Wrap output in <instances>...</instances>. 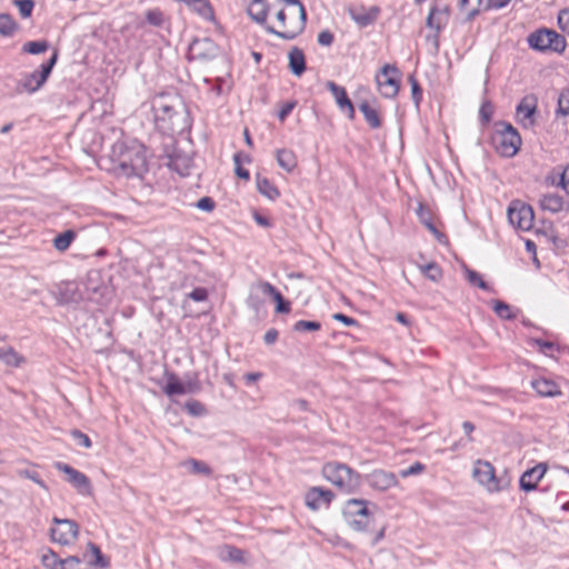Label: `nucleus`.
I'll use <instances>...</instances> for the list:
<instances>
[{"label": "nucleus", "instance_id": "e2e57ef3", "mask_svg": "<svg viewBox=\"0 0 569 569\" xmlns=\"http://www.w3.org/2000/svg\"><path fill=\"white\" fill-rule=\"evenodd\" d=\"M558 26L563 32L569 33V9H563L559 12Z\"/></svg>", "mask_w": 569, "mask_h": 569}, {"label": "nucleus", "instance_id": "aec40b11", "mask_svg": "<svg viewBox=\"0 0 569 569\" xmlns=\"http://www.w3.org/2000/svg\"><path fill=\"white\" fill-rule=\"evenodd\" d=\"M379 12H380V10L378 7H371L368 10H366L363 8L360 10H356V9L349 10V14H350L351 19L360 28H366V27L375 23L376 20L378 19Z\"/></svg>", "mask_w": 569, "mask_h": 569}, {"label": "nucleus", "instance_id": "7ed1b4c3", "mask_svg": "<svg viewBox=\"0 0 569 569\" xmlns=\"http://www.w3.org/2000/svg\"><path fill=\"white\" fill-rule=\"evenodd\" d=\"M472 477L490 493L508 489L511 482L507 475L497 476L492 463L481 459L475 461Z\"/></svg>", "mask_w": 569, "mask_h": 569}, {"label": "nucleus", "instance_id": "4c0bfd02", "mask_svg": "<svg viewBox=\"0 0 569 569\" xmlns=\"http://www.w3.org/2000/svg\"><path fill=\"white\" fill-rule=\"evenodd\" d=\"M220 558L232 562H241L243 560V552L236 547L224 546L220 551Z\"/></svg>", "mask_w": 569, "mask_h": 569}, {"label": "nucleus", "instance_id": "c756f323", "mask_svg": "<svg viewBox=\"0 0 569 569\" xmlns=\"http://www.w3.org/2000/svg\"><path fill=\"white\" fill-rule=\"evenodd\" d=\"M248 14L258 23H266L268 6L263 0H253L248 7Z\"/></svg>", "mask_w": 569, "mask_h": 569}, {"label": "nucleus", "instance_id": "a878e982", "mask_svg": "<svg viewBox=\"0 0 569 569\" xmlns=\"http://www.w3.org/2000/svg\"><path fill=\"white\" fill-rule=\"evenodd\" d=\"M539 207L543 211H549L551 213H557L563 208V199L561 196L556 193H547L543 194L539 200Z\"/></svg>", "mask_w": 569, "mask_h": 569}, {"label": "nucleus", "instance_id": "f8f14e48", "mask_svg": "<svg viewBox=\"0 0 569 569\" xmlns=\"http://www.w3.org/2000/svg\"><path fill=\"white\" fill-rule=\"evenodd\" d=\"M54 468L67 475V481L82 496L92 495V486L90 479L73 467L58 461L54 463Z\"/></svg>", "mask_w": 569, "mask_h": 569}, {"label": "nucleus", "instance_id": "58836bf2", "mask_svg": "<svg viewBox=\"0 0 569 569\" xmlns=\"http://www.w3.org/2000/svg\"><path fill=\"white\" fill-rule=\"evenodd\" d=\"M49 42L47 40L41 41H29L22 47V51L30 54H40L48 50Z\"/></svg>", "mask_w": 569, "mask_h": 569}, {"label": "nucleus", "instance_id": "9d476101", "mask_svg": "<svg viewBox=\"0 0 569 569\" xmlns=\"http://www.w3.org/2000/svg\"><path fill=\"white\" fill-rule=\"evenodd\" d=\"M376 82L385 98H395L400 89L399 70L395 66L385 64L376 76Z\"/></svg>", "mask_w": 569, "mask_h": 569}, {"label": "nucleus", "instance_id": "473e14b6", "mask_svg": "<svg viewBox=\"0 0 569 569\" xmlns=\"http://www.w3.org/2000/svg\"><path fill=\"white\" fill-rule=\"evenodd\" d=\"M19 30L18 22L9 13H0V36L10 38Z\"/></svg>", "mask_w": 569, "mask_h": 569}, {"label": "nucleus", "instance_id": "a18cd8bd", "mask_svg": "<svg viewBox=\"0 0 569 569\" xmlns=\"http://www.w3.org/2000/svg\"><path fill=\"white\" fill-rule=\"evenodd\" d=\"M409 83L411 87V97L417 107H419L422 100V89L413 74L409 76Z\"/></svg>", "mask_w": 569, "mask_h": 569}, {"label": "nucleus", "instance_id": "69168bd1", "mask_svg": "<svg viewBox=\"0 0 569 569\" xmlns=\"http://www.w3.org/2000/svg\"><path fill=\"white\" fill-rule=\"evenodd\" d=\"M188 296L191 300L201 302V301L207 300L208 291L206 288L198 287V288H194Z\"/></svg>", "mask_w": 569, "mask_h": 569}, {"label": "nucleus", "instance_id": "052dcab7", "mask_svg": "<svg viewBox=\"0 0 569 569\" xmlns=\"http://www.w3.org/2000/svg\"><path fill=\"white\" fill-rule=\"evenodd\" d=\"M196 207L202 211L211 212L216 207V202L210 197H202L197 201Z\"/></svg>", "mask_w": 569, "mask_h": 569}, {"label": "nucleus", "instance_id": "1a4fd4ad", "mask_svg": "<svg viewBox=\"0 0 569 569\" xmlns=\"http://www.w3.org/2000/svg\"><path fill=\"white\" fill-rule=\"evenodd\" d=\"M507 216L509 222L522 231L530 230L533 224V209L520 200H515L509 204Z\"/></svg>", "mask_w": 569, "mask_h": 569}, {"label": "nucleus", "instance_id": "e433bc0d", "mask_svg": "<svg viewBox=\"0 0 569 569\" xmlns=\"http://www.w3.org/2000/svg\"><path fill=\"white\" fill-rule=\"evenodd\" d=\"M88 549L93 556V560L90 561L91 566L97 568H107L109 566L108 559L102 555L100 548L96 543L89 542Z\"/></svg>", "mask_w": 569, "mask_h": 569}, {"label": "nucleus", "instance_id": "680f3d73", "mask_svg": "<svg viewBox=\"0 0 569 569\" xmlns=\"http://www.w3.org/2000/svg\"><path fill=\"white\" fill-rule=\"evenodd\" d=\"M335 40L333 33L328 29L319 32L317 41L320 46L330 47Z\"/></svg>", "mask_w": 569, "mask_h": 569}, {"label": "nucleus", "instance_id": "338daca9", "mask_svg": "<svg viewBox=\"0 0 569 569\" xmlns=\"http://www.w3.org/2000/svg\"><path fill=\"white\" fill-rule=\"evenodd\" d=\"M533 342L539 347L540 351L545 355H549L553 350H557L556 345L551 341L535 339Z\"/></svg>", "mask_w": 569, "mask_h": 569}, {"label": "nucleus", "instance_id": "2f4dec72", "mask_svg": "<svg viewBox=\"0 0 569 569\" xmlns=\"http://www.w3.org/2000/svg\"><path fill=\"white\" fill-rule=\"evenodd\" d=\"M359 110L363 113L366 121L372 129H377L381 126V119L378 110L373 108L368 101L361 102L359 104Z\"/></svg>", "mask_w": 569, "mask_h": 569}, {"label": "nucleus", "instance_id": "6ab92c4d", "mask_svg": "<svg viewBox=\"0 0 569 569\" xmlns=\"http://www.w3.org/2000/svg\"><path fill=\"white\" fill-rule=\"evenodd\" d=\"M327 88L335 97V100L339 107V109L343 112L347 111V116L350 120L355 119V107L349 99L347 91L343 87L337 84L333 81L327 82Z\"/></svg>", "mask_w": 569, "mask_h": 569}, {"label": "nucleus", "instance_id": "f03ea898", "mask_svg": "<svg viewBox=\"0 0 569 569\" xmlns=\"http://www.w3.org/2000/svg\"><path fill=\"white\" fill-rule=\"evenodd\" d=\"M288 6L292 7L287 13L289 17V24L286 30H277L271 26H266L268 33L274 34L283 40H293L301 34L307 23V11L305 6L299 0H282Z\"/></svg>", "mask_w": 569, "mask_h": 569}, {"label": "nucleus", "instance_id": "f704fd0d", "mask_svg": "<svg viewBox=\"0 0 569 569\" xmlns=\"http://www.w3.org/2000/svg\"><path fill=\"white\" fill-rule=\"evenodd\" d=\"M76 232L71 229L69 230H66L64 232L62 233H59L54 239H53V246L54 248L58 250V251H66L70 244L72 243V241L76 239Z\"/></svg>", "mask_w": 569, "mask_h": 569}, {"label": "nucleus", "instance_id": "603ef678", "mask_svg": "<svg viewBox=\"0 0 569 569\" xmlns=\"http://www.w3.org/2000/svg\"><path fill=\"white\" fill-rule=\"evenodd\" d=\"M71 437L73 438L76 443L82 448L88 449L92 445L90 438L86 433H83L82 431H80L78 429H73L71 431Z\"/></svg>", "mask_w": 569, "mask_h": 569}, {"label": "nucleus", "instance_id": "c03bdc74", "mask_svg": "<svg viewBox=\"0 0 569 569\" xmlns=\"http://www.w3.org/2000/svg\"><path fill=\"white\" fill-rule=\"evenodd\" d=\"M557 116L569 114V89L563 90L558 98V107L556 110Z\"/></svg>", "mask_w": 569, "mask_h": 569}, {"label": "nucleus", "instance_id": "412c9836", "mask_svg": "<svg viewBox=\"0 0 569 569\" xmlns=\"http://www.w3.org/2000/svg\"><path fill=\"white\" fill-rule=\"evenodd\" d=\"M448 17L449 9L447 7L439 9L435 6L430 9L426 24L427 27L435 29L437 32H440V30L446 26Z\"/></svg>", "mask_w": 569, "mask_h": 569}, {"label": "nucleus", "instance_id": "a211bd4d", "mask_svg": "<svg viewBox=\"0 0 569 569\" xmlns=\"http://www.w3.org/2000/svg\"><path fill=\"white\" fill-rule=\"evenodd\" d=\"M333 499V493L329 489L312 487L306 493V505L311 510H319L322 506L328 507Z\"/></svg>", "mask_w": 569, "mask_h": 569}, {"label": "nucleus", "instance_id": "cd10ccee", "mask_svg": "<svg viewBox=\"0 0 569 569\" xmlns=\"http://www.w3.org/2000/svg\"><path fill=\"white\" fill-rule=\"evenodd\" d=\"M532 388L542 397H555L560 395L558 385L548 379H537L532 381Z\"/></svg>", "mask_w": 569, "mask_h": 569}, {"label": "nucleus", "instance_id": "6e6552de", "mask_svg": "<svg viewBox=\"0 0 569 569\" xmlns=\"http://www.w3.org/2000/svg\"><path fill=\"white\" fill-rule=\"evenodd\" d=\"M529 46L538 51H552L561 53L565 51L567 42L563 36L553 30L540 29L531 33L528 38Z\"/></svg>", "mask_w": 569, "mask_h": 569}, {"label": "nucleus", "instance_id": "8fccbe9b", "mask_svg": "<svg viewBox=\"0 0 569 569\" xmlns=\"http://www.w3.org/2000/svg\"><path fill=\"white\" fill-rule=\"evenodd\" d=\"M18 473H19L20 477H23V478L32 480L34 483H37L42 489H44V490L48 489L47 485L40 478V475L37 471L24 469V470H19Z\"/></svg>", "mask_w": 569, "mask_h": 569}, {"label": "nucleus", "instance_id": "20e7f679", "mask_svg": "<svg viewBox=\"0 0 569 569\" xmlns=\"http://www.w3.org/2000/svg\"><path fill=\"white\" fill-rule=\"evenodd\" d=\"M322 475L345 492H351L360 485L359 473L345 463L328 462L322 468Z\"/></svg>", "mask_w": 569, "mask_h": 569}, {"label": "nucleus", "instance_id": "3c124183", "mask_svg": "<svg viewBox=\"0 0 569 569\" xmlns=\"http://www.w3.org/2000/svg\"><path fill=\"white\" fill-rule=\"evenodd\" d=\"M146 20L154 27H160L163 23V14L158 9L148 10L146 12Z\"/></svg>", "mask_w": 569, "mask_h": 569}, {"label": "nucleus", "instance_id": "37998d69", "mask_svg": "<svg viewBox=\"0 0 569 569\" xmlns=\"http://www.w3.org/2000/svg\"><path fill=\"white\" fill-rule=\"evenodd\" d=\"M292 329L296 332L319 331L321 323L319 321L299 320L293 325Z\"/></svg>", "mask_w": 569, "mask_h": 569}, {"label": "nucleus", "instance_id": "de8ad7c7", "mask_svg": "<svg viewBox=\"0 0 569 569\" xmlns=\"http://www.w3.org/2000/svg\"><path fill=\"white\" fill-rule=\"evenodd\" d=\"M42 563L48 569H61L62 559H60L56 552L50 551L42 556Z\"/></svg>", "mask_w": 569, "mask_h": 569}, {"label": "nucleus", "instance_id": "0e129e2a", "mask_svg": "<svg viewBox=\"0 0 569 569\" xmlns=\"http://www.w3.org/2000/svg\"><path fill=\"white\" fill-rule=\"evenodd\" d=\"M332 318L348 327H358L359 326V322L355 318L349 317L341 312L333 313Z\"/></svg>", "mask_w": 569, "mask_h": 569}, {"label": "nucleus", "instance_id": "ddd939ff", "mask_svg": "<svg viewBox=\"0 0 569 569\" xmlns=\"http://www.w3.org/2000/svg\"><path fill=\"white\" fill-rule=\"evenodd\" d=\"M538 109V98L530 93L525 96L516 108V117L525 129H531L536 124V113Z\"/></svg>", "mask_w": 569, "mask_h": 569}, {"label": "nucleus", "instance_id": "49530a36", "mask_svg": "<svg viewBox=\"0 0 569 569\" xmlns=\"http://www.w3.org/2000/svg\"><path fill=\"white\" fill-rule=\"evenodd\" d=\"M423 274L432 280L438 281L442 277L440 267L436 262H430L422 267Z\"/></svg>", "mask_w": 569, "mask_h": 569}, {"label": "nucleus", "instance_id": "423d86ee", "mask_svg": "<svg viewBox=\"0 0 569 569\" xmlns=\"http://www.w3.org/2000/svg\"><path fill=\"white\" fill-rule=\"evenodd\" d=\"M57 61L58 51L56 50L48 61L40 64L39 69L22 76L16 86L17 93L32 94L40 90L50 77Z\"/></svg>", "mask_w": 569, "mask_h": 569}, {"label": "nucleus", "instance_id": "bf43d9fd", "mask_svg": "<svg viewBox=\"0 0 569 569\" xmlns=\"http://www.w3.org/2000/svg\"><path fill=\"white\" fill-rule=\"evenodd\" d=\"M61 569H82L80 558L70 556L62 559Z\"/></svg>", "mask_w": 569, "mask_h": 569}, {"label": "nucleus", "instance_id": "0eeeda50", "mask_svg": "<svg viewBox=\"0 0 569 569\" xmlns=\"http://www.w3.org/2000/svg\"><path fill=\"white\" fill-rule=\"evenodd\" d=\"M343 517L348 526L358 532L369 529L372 515L368 509V501L363 499H350L343 509Z\"/></svg>", "mask_w": 569, "mask_h": 569}, {"label": "nucleus", "instance_id": "72a5a7b5", "mask_svg": "<svg viewBox=\"0 0 569 569\" xmlns=\"http://www.w3.org/2000/svg\"><path fill=\"white\" fill-rule=\"evenodd\" d=\"M0 361L9 367H19L24 362V358L19 355L12 347L0 348Z\"/></svg>", "mask_w": 569, "mask_h": 569}, {"label": "nucleus", "instance_id": "5701e85b", "mask_svg": "<svg viewBox=\"0 0 569 569\" xmlns=\"http://www.w3.org/2000/svg\"><path fill=\"white\" fill-rule=\"evenodd\" d=\"M288 58L290 71L295 76L300 77L306 71V59L303 51L298 47H293L289 51Z\"/></svg>", "mask_w": 569, "mask_h": 569}, {"label": "nucleus", "instance_id": "39448f33", "mask_svg": "<svg viewBox=\"0 0 569 569\" xmlns=\"http://www.w3.org/2000/svg\"><path fill=\"white\" fill-rule=\"evenodd\" d=\"M492 144L498 153L511 158L520 149L521 137L510 123L500 121L496 123V131L492 136Z\"/></svg>", "mask_w": 569, "mask_h": 569}, {"label": "nucleus", "instance_id": "b1692460", "mask_svg": "<svg viewBox=\"0 0 569 569\" xmlns=\"http://www.w3.org/2000/svg\"><path fill=\"white\" fill-rule=\"evenodd\" d=\"M81 299V295L78 291L74 283L67 282L60 284L58 288V302L67 305L71 302H78Z\"/></svg>", "mask_w": 569, "mask_h": 569}, {"label": "nucleus", "instance_id": "c9c22d12", "mask_svg": "<svg viewBox=\"0 0 569 569\" xmlns=\"http://www.w3.org/2000/svg\"><path fill=\"white\" fill-rule=\"evenodd\" d=\"M184 466L188 467L189 472L193 475H203L207 477L212 475V469L209 465L201 460L189 459L184 462Z\"/></svg>", "mask_w": 569, "mask_h": 569}, {"label": "nucleus", "instance_id": "09e8293b", "mask_svg": "<svg viewBox=\"0 0 569 569\" xmlns=\"http://www.w3.org/2000/svg\"><path fill=\"white\" fill-rule=\"evenodd\" d=\"M471 3H476V6L469 11L468 20H472L476 16L479 14L482 0H459L460 10H466L467 7Z\"/></svg>", "mask_w": 569, "mask_h": 569}, {"label": "nucleus", "instance_id": "2eb2a0df", "mask_svg": "<svg viewBox=\"0 0 569 569\" xmlns=\"http://www.w3.org/2000/svg\"><path fill=\"white\" fill-rule=\"evenodd\" d=\"M153 110L157 121H168L170 123V127L168 129H170L171 131L183 130V127L176 126V118H178L181 114L174 110L173 104L169 103L166 97H160L157 100H154Z\"/></svg>", "mask_w": 569, "mask_h": 569}, {"label": "nucleus", "instance_id": "a19ab883", "mask_svg": "<svg viewBox=\"0 0 569 569\" xmlns=\"http://www.w3.org/2000/svg\"><path fill=\"white\" fill-rule=\"evenodd\" d=\"M493 310L497 316L505 320H511L516 318V315L511 311V307L500 300H496L493 305Z\"/></svg>", "mask_w": 569, "mask_h": 569}, {"label": "nucleus", "instance_id": "7c9ffc66", "mask_svg": "<svg viewBox=\"0 0 569 569\" xmlns=\"http://www.w3.org/2000/svg\"><path fill=\"white\" fill-rule=\"evenodd\" d=\"M184 3L203 19H213V10L209 0H186Z\"/></svg>", "mask_w": 569, "mask_h": 569}, {"label": "nucleus", "instance_id": "f3484780", "mask_svg": "<svg viewBox=\"0 0 569 569\" xmlns=\"http://www.w3.org/2000/svg\"><path fill=\"white\" fill-rule=\"evenodd\" d=\"M547 472V465L540 462L535 467L526 470L519 480V487L521 490L529 492L537 489L538 482L543 478Z\"/></svg>", "mask_w": 569, "mask_h": 569}, {"label": "nucleus", "instance_id": "864d4df0", "mask_svg": "<svg viewBox=\"0 0 569 569\" xmlns=\"http://www.w3.org/2000/svg\"><path fill=\"white\" fill-rule=\"evenodd\" d=\"M233 162H234V166H236V174L238 178L240 179H243V180H249L250 179V173L247 169H244L242 166H241V153L240 152H237L234 153L233 156Z\"/></svg>", "mask_w": 569, "mask_h": 569}, {"label": "nucleus", "instance_id": "774afa93", "mask_svg": "<svg viewBox=\"0 0 569 569\" xmlns=\"http://www.w3.org/2000/svg\"><path fill=\"white\" fill-rule=\"evenodd\" d=\"M186 409L193 416H200L204 411L203 405L197 400L188 401Z\"/></svg>", "mask_w": 569, "mask_h": 569}, {"label": "nucleus", "instance_id": "4468645a", "mask_svg": "<svg viewBox=\"0 0 569 569\" xmlns=\"http://www.w3.org/2000/svg\"><path fill=\"white\" fill-rule=\"evenodd\" d=\"M219 53V47L210 38L194 39L189 46V59L208 62Z\"/></svg>", "mask_w": 569, "mask_h": 569}, {"label": "nucleus", "instance_id": "bb28decb", "mask_svg": "<svg viewBox=\"0 0 569 569\" xmlns=\"http://www.w3.org/2000/svg\"><path fill=\"white\" fill-rule=\"evenodd\" d=\"M256 184L258 191L269 200H276L279 198L280 192L278 188L268 178L262 177L260 173L256 174Z\"/></svg>", "mask_w": 569, "mask_h": 569}, {"label": "nucleus", "instance_id": "f257e3e1", "mask_svg": "<svg viewBox=\"0 0 569 569\" xmlns=\"http://www.w3.org/2000/svg\"><path fill=\"white\" fill-rule=\"evenodd\" d=\"M112 171L119 177H137L148 171L146 150L142 144L116 142L111 151Z\"/></svg>", "mask_w": 569, "mask_h": 569}, {"label": "nucleus", "instance_id": "393cba45", "mask_svg": "<svg viewBox=\"0 0 569 569\" xmlns=\"http://www.w3.org/2000/svg\"><path fill=\"white\" fill-rule=\"evenodd\" d=\"M167 385L163 387V392L169 396H178L186 395L187 390H191V388H186L184 383L181 382L176 373L166 371Z\"/></svg>", "mask_w": 569, "mask_h": 569}, {"label": "nucleus", "instance_id": "9b49d317", "mask_svg": "<svg viewBox=\"0 0 569 569\" xmlns=\"http://www.w3.org/2000/svg\"><path fill=\"white\" fill-rule=\"evenodd\" d=\"M52 522L59 526V528L50 529V537L53 542L68 546L77 540L79 525L74 520L53 517Z\"/></svg>", "mask_w": 569, "mask_h": 569}, {"label": "nucleus", "instance_id": "4be33fe9", "mask_svg": "<svg viewBox=\"0 0 569 569\" xmlns=\"http://www.w3.org/2000/svg\"><path fill=\"white\" fill-rule=\"evenodd\" d=\"M417 216L419 218V221L432 233L435 234V237L438 239V241H442L446 236L443 233H441L437 227L435 226L433 221H432V213L431 211L426 208L423 204H419L417 210Z\"/></svg>", "mask_w": 569, "mask_h": 569}, {"label": "nucleus", "instance_id": "5fc2aeb1", "mask_svg": "<svg viewBox=\"0 0 569 569\" xmlns=\"http://www.w3.org/2000/svg\"><path fill=\"white\" fill-rule=\"evenodd\" d=\"M493 114V107L490 102L486 101L481 104L479 110V118L482 123H489Z\"/></svg>", "mask_w": 569, "mask_h": 569}, {"label": "nucleus", "instance_id": "c85d7f7f", "mask_svg": "<svg viewBox=\"0 0 569 569\" xmlns=\"http://www.w3.org/2000/svg\"><path fill=\"white\" fill-rule=\"evenodd\" d=\"M276 159L279 167L287 172H291L297 167L296 154L289 149H278L276 152Z\"/></svg>", "mask_w": 569, "mask_h": 569}, {"label": "nucleus", "instance_id": "79ce46f5", "mask_svg": "<svg viewBox=\"0 0 569 569\" xmlns=\"http://www.w3.org/2000/svg\"><path fill=\"white\" fill-rule=\"evenodd\" d=\"M12 3L19 9L21 18L28 19L31 17L34 8L33 0H13Z\"/></svg>", "mask_w": 569, "mask_h": 569}, {"label": "nucleus", "instance_id": "13d9d810", "mask_svg": "<svg viewBox=\"0 0 569 569\" xmlns=\"http://www.w3.org/2000/svg\"><path fill=\"white\" fill-rule=\"evenodd\" d=\"M423 470H425V465H422L421 462H415V463H413L412 466H410L409 468H406V469L400 470L399 475H400L402 478H408V477H410V476L419 475V473H421Z\"/></svg>", "mask_w": 569, "mask_h": 569}, {"label": "nucleus", "instance_id": "6e6d98bb", "mask_svg": "<svg viewBox=\"0 0 569 569\" xmlns=\"http://www.w3.org/2000/svg\"><path fill=\"white\" fill-rule=\"evenodd\" d=\"M557 187L562 188L569 196V164L559 171V180L557 182Z\"/></svg>", "mask_w": 569, "mask_h": 569}, {"label": "nucleus", "instance_id": "ea45409f", "mask_svg": "<svg viewBox=\"0 0 569 569\" xmlns=\"http://www.w3.org/2000/svg\"><path fill=\"white\" fill-rule=\"evenodd\" d=\"M466 278L470 284L478 287L485 291H489V284L482 279L481 274L475 270L466 268Z\"/></svg>", "mask_w": 569, "mask_h": 569}, {"label": "nucleus", "instance_id": "4d7b16f0", "mask_svg": "<svg viewBox=\"0 0 569 569\" xmlns=\"http://www.w3.org/2000/svg\"><path fill=\"white\" fill-rule=\"evenodd\" d=\"M258 287L263 295L270 296L273 299L280 298L281 292L268 281H261Z\"/></svg>", "mask_w": 569, "mask_h": 569}, {"label": "nucleus", "instance_id": "dca6fc26", "mask_svg": "<svg viewBox=\"0 0 569 569\" xmlns=\"http://www.w3.org/2000/svg\"><path fill=\"white\" fill-rule=\"evenodd\" d=\"M368 485L379 491H386L398 485L397 476L393 472L376 469L366 476Z\"/></svg>", "mask_w": 569, "mask_h": 569}]
</instances>
